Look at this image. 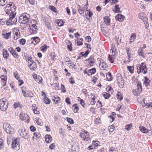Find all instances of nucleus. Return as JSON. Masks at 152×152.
<instances>
[{
    "label": "nucleus",
    "instance_id": "56",
    "mask_svg": "<svg viewBox=\"0 0 152 152\" xmlns=\"http://www.w3.org/2000/svg\"><path fill=\"white\" fill-rule=\"evenodd\" d=\"M115 128L113 126L111 125L110 126H109L108 127L109 131L110 132H113L114 131Z\"/></svg>",
    "mask_w": 152,
    "mask_h": 152
},
{
    "label": "nucleus",
    "instance_id": "11",
    "mask_svg": "<svg viewBox=\"0 0 152 152\" xmlns=\"http://www.w3.org/2000/svg\"><path fill=\"white\" fill-rule=\"evenodd\" d=\"M99 142L97 141H93L92 145L89 146L88 148V150L94 149L95 148L99 145Z\"/></svg>",
    "mask_w": 152,
    "mask_h": 152
},
{
    "label": "nucleus",
    "instance_id": "24",
    "mask_svg": "<svg viewBox=\"0 0 152 152\" xmlns=\"http://www.w3.org/2000/svg\"><path fill=\"white\" fill-rule=\"evenodd\" d=\"M45 18V25L47 27V28L49 29H51V27L50 26V20L47 21L46 18Z\"/></svg>",
    "mask_w": 152,
    "mask_h": 152
},
{
    "label": "nucleus",
    "instance_id": "15",
    "mask_svg": "<svg viewBox=\"0 0 152 152\" xmlns=\"http://www.w3.org/2000/svg\"><path fill=\"white\" fill-rule=\"evenodd\" d=\"M125 18V17L122 15L118 14L115 16V19L120 22H122Z\"/></svg>",
    "mask_w": 152,
    "mask_h": 152
},
{
    "label": "nucleus",
    "instance_id": "42",
    "mask_svg": "<svg viewBox=\"0 0 152 152\" xmlns=\"http://www.w3.org/2000/svg\"><path fill=\"white\" fill-rule=\"evenodd\" d=\"M27 97H32L33 96V94L32 91H27Z\"/></svg>",
    "mask_w": 152,
    "mask_h": 152
},
{
    "label": "nucleus",
    "instance_id": "19",
    "mask_svg": "<svg viewBox=\"0 0 152 152\" xmlns=\"http://www.w3.org/2000/svg\"><path fill=\"white\" fill-rule=\"evenodd\" d=\"M115 54L112 53L111 55H109L108 56V59L109 61H110L111 63H113L114 62V60L115 59Z\"/></svg>",
    "mask_w": 152,
    "mask_h": 152
},
{
    "label": "nucleus",
    "instance_id": "54",
    "mask_svg": "<svg viewBox=\"0 0 152 152\" xmlns=\"http://www.w3.org/2000/svg\"><path fill=\"white\" fill-rule=\"evenodd\" d=\"M35 81L38 83H40L42 81V78L40 76L38 77L37 79L35 80Z\"/></svg>",
    "mask_w": 152,
    "mask_h": 152
},
{
    "label": "nucleus",
    "instance_id": "51",
    "mask_svg": "<svg viewBox=\"0 0 152 152\" xmlns=\"http://www.w3.org/2000/svg\"><path fill=\"white\" fill-rule=\"evenodd\" d=\"M20 43L22 45H24L26 43V40L24 39H21L19 41Z\"/></svg>",
    "mask_w": 152,
    "mask_h": 152
},
{
    "label": "nucleus",
    "instance_id": "59",
    "mask_svg": "<svg viewBox=\"0 0 152 152\" xmlns=\"http://www.w3.org/2000/svg\"><path fill=\"white\" fill-rule=\"evenodd\" d=\"M67 121L70 124H74V121L71 118H67Z\"/></svg>",
    "mask_w": 152,
    "mask_h": 152
},
{
    "label": "nucleus",
    "instance_id": "2",
    "mask_svg": "<svg viewBox=\"0 0 152 152\" xmlns=\"http://www.w3.org/2000/svg\"><path fill=\"white\" fill-rule=\"evenodd\" d=\"M29 17V15L28 14H23L22 15H21L19 17V22L21 24H25L28 21Z\"/></svg>",
    "mask_w": 152,
    "mask_h": 152
},
{
    "label": "nucleus",
    "instance_id": "12",
    "mask_svg": "<svg viewBox=\"0 0 152 152\" xmlns=\"http://www.w3.org/2000/svg\"><path fill=\"white\" fill-rule=\"evenodd\" d=\"M28 66L30 69L32 70H34L37 68V66L36 63L34 61L32 63L29 64L28 65Z\"/></svg>",
    "mask_w": 152,
    "mask_h": 152
},
{
    "label": "nucleus",
    "instance_id": "16",
    "mask_svg": "<svg viewBox=\"0 0 152 152\" xmlns=\"http://www.w3.org/2000/svg\"><path fill=\"white\" fill-rule=\"evenodd\" d=\"M139 18L142 20L143 21H145L146 20H148V18L144 15L143 13H141L138 15Z\"/></svg>",
    "mask_w": 152,
    "mask_h": 152
},
{
    "label": "nucleus",
    "instance_id": "47",
    "mask_svg": "<svg viewBox=\"0 0 152 152\" xmlns=\"http://www.w3.org/2000/svg\"><path fill=\"white\" fill-rule=\"evenodd\" d=\"M7 78L5 77L2 78L1 81H2V85L4 86L5 85L6 83Z\"/></svg>",
    "mask_w": 152,
    "mask_h": 152
},
{
    "label": "nucleus",
    "instance_id": "43",
    "mask_svg": "<svg viewBox=\"0 0 152 152\" xmlns=\"http://www.w3.org/2000/svg\"><path fill=\"white\" fill-rule=\"evenodd\" d=\"M47 49V46L46 45H44L42 46L40 48V49L41 51H43V52H44Z\"/></svg>",
    "mask_w": 152,
    "mask_h": 152
},
{
    "label": "nucleus",
    "instance_id": "5",
    "mask_svg": "<svg viewBox=\"0 0 152 152\" xmlns=\"http://www.w3.org/2000/svg\"><path fill=\"white\" fill-rule=\"evenodd\" d=\"M8 104L6 99H1L0 100V109L2 111L6 110L8 107Z\"/></svg>",
    "mask_w": 152,
    "mask_h": 152
},
{
    "label": "nucleus",
    "instance_id": "10",
    "mask_svg": "<svg viewBox=\"0 0 152 152\" xmlns=\"http://www.w3.org/2000/svg\"><path fill=\"white\" fill-rule=\"evenodd\" d=\"M137 72L138 74L143 72L144 74L147 73V69L146 65H144V66L141 67H138V69H137Z\"/></svg>",
    "mask_w": 152,
    "mask_h": 152
},
{
    "label": "nucleus",
    "instance_id": "35",
    "mask_svg": "<svg viewBox=\"0 0 152 152\" xmlns=\"http://www.w3.org/2000/svg\"><path fill=\"white\" fill-rule=\"evenodd\" d=\"M43 101L46 104H49L50 102V100L46 96L43 98Z\"/></svg>",
    "mask_w": 152,
    "mask_h": 152
},
{
    "label": "nucleus",
    "instance_id": "31",
    "mask_svg": "<svg viewBox=\"0 0 152 152\" xmlns=\"http://www.w3.org/2000/svg\"><path fill=\"white\" fill-rule=\"evenodd\" d=\"M3 55L4 58H6V59L8 58L9 55L7 50H3Z\"/></svg>",
    "mask_w": 152,
    "mask_h": 152
},
{
    "label": "nucleus",
    "instance_id": "23",
    "mask_svg": "<svg viewBox=\"0 0 152 152\" xmlns=\"http://www.w3.org/2000/svg\"><path fill=\"white\" fill-rule=\"evenodd\" d=\"M144 78L145 79V80L144 82V84L145 86L147 87L148 86L150 85L149 83H150L151 80H150L147 77H144Z\"/></svg>",
    "mask_w": 152,
    "mask_h": 152
},
{
    "label": "nucleus",
    "instance_id": "18",
    "mask_svg": "<svg viewBox=\"0 0 152 152\" xmlns=\"http://www.w3.org/2000/svg\"><path fill=\"white\" fill-rule=\"evenodd\" d=\"M14 34H15L14 37V38H19L20 37V33L18 29H16L15 30H14Z\"/></svg>",
    "mask_w": 152,
    "mask_h": 152
},
{
    "label": "nucleus",
    "instance_id": "1",
    "mask_svg": "<svg viewBox=\"0 0 152 152\" xmlns=\"http://www.w3.org/2000/svg\"><path fill=\"white\" fill-rule=\"evenodd\" d=\"M16 13H13L9 16V19L6 22V23L7 26L11 25L13 24H15L17 19L15 18Z\"/></svg>",
    "mask_w": 152,
    "mask_h": 152
},
{
    "label": "nucleus",
    "instance_id": "22",
    "mask_svg": "<svg viewBox=\"0 0 152 152\" xmlns=\"http://www.w3.org/2000/svg\"><path fill=\"white\" fill-rule=\"evenodd\" d=\"M11 32L7 33L4 31H2V35L3 36L4 38H9L10 37Z\"/></svg>",
    "mask_w": 152,
    "mask_h": 152
},
{
    "label": "nucleus",
    "instance_id": "25",
    "mask_svg": "<svg viewBox=\"0 0 152 152\" xmlns=\"http://www.w3.org/2000/svg\"><path fill=\"white\" fill-rule=\"evenodd\" d=\"M96 69L95 68H94L91 69H89L88 71V76H90L91 75L94 74L96 72Z\"/></svg>",
    "mask_w": 152,
    "mask_h": 152
},
{
    "label": "nucleus",
    "instance_id": "63",
    "mask_svg": "<svg viewBox=\"0 0 152 152\" xmlns=\"http://www.w3.org/2000/svg\"><path fill=\"white\" fill-rule=\"evenodd\" d=\"M132 126V125L131 124H127L126 126L125 129L128 131Z\"/></svg>",
    "mask_w": 152,
    "mask_h": 152
},
{
    "label": "nucleus",
    "instance_id": "58",
    "mask_svg": "<svg viewBox=\"0 0 152 152\" xmlns=\"http://www.w3.org/2000/svg\"><path fill=\"white\" fill-rule=\"evenodd\" d=\"M95 124H97L101 122L100 119L98 117L95 118L94 121Z\"/></svg>",
    "mask_w": 152,
    "mask_h": 152
},
{
    "label": "nucleus",
    "instance_id": "52",
    "mask_svg": "<svg viewBox=\"0 0 152 152\" xmlns=\"http://www.w3.org/2000/svg\"><path fill=\"white\" fill-rule=\"evenodd\" d=\"M49 8L54 12H56V9L54 6H50Z\"/></svg>",
    "mask_w": 152,
    "mask_h": 152
},
{
    "label": "nucleus",
    "instance_id": "62",
    "mask_svg": "<svg viewBox=\"0 0 152 152\" xmlns=\"http://www.w3.org/2000/svg\"><path fill=\"white\" fill-rule=\"evenodd\" d=\"M33 62H34L33 60H32V58L31 57H29L28 58V64L29 65L31 63H32Z\"/></svg>",
    "mask_w": 152,
    "mask_h": 152
},
{
    "label": "nucleus",
    "instance_id": "61",
    "mask_svg": "<svg viewBox=\"0 0 152 152\" xmlns=\"http://www.w3.org/2000/svg\"><path fill=\"white\" fill-rule=\"evenodd\" d=\"M57 23L58 26H62L64 24V23L62 20H60L59 21H58L57 22Z\"/></svg>",
    "mask_w": 152,
    "mask_h": 152
},
{
    "label": "nucleus",
    "instance_id": "28",
    "mask_svg": "<svg viewBox=\"0 0 152 152\" xmlns=\"http://www.w3.org/2000/svg\"><path fill=\"white\" fill-rule=\"evenodd\" d=\"M106 75V80L108 81H110L112 80L113 78L110 72H108L107 73Z\"/></svg>",
    "mask_w": 152,
    "mask_h": 152
},
{
    "label": "nucleus",
    "instance_id": "17",
    "mask_svg": "<svg viewBox=\"0 0 152 152\" xmlns=\"http://www.w3.org/2000/svg\"><path fill=\"white\" fill-rule=\"evenodd\" d=\"M103 19L104 22L105 24L107 26H109L110 25V19L107 16L104 17L103 18Z\"/></svg>",
    "mask_w": 152,
    "mask_h": 152
},
{
    "label": "nucleus",
    "instance_id": "6",
    "mask_svg": "<svg viewBox=\"0 0 152 152\" xmlns=\"http://www.w3.org/2000/svg\"><path fill=\"white\" fill-rule=\"evenodd\" d=\"M20 135L23 138L26 139H28L29 138V135L28 132L25 129H20L18 130Z\"/></svg>",
    "mask_w": 152,
    "mask_h": 152
},
{
    "label": "nucleus",
    "instance_id": "41",
    "mask_svg": "<svg viewBox=\"0 0 152 152\" xmlns=\"http://www.w3.org/2000/svg\"><path fill=\"white\" fill-rule=\"evenodd\" d=\"M92 96L93 97L91 98V104L92 105H94L96 103V102L95 101V96L94 95H92Z\"/></svg>",
    "mask_w": 152,
    "mask_h": 152
},
{
    "label": "nucleus",
    "instance_id": "38",
    "mask_svg": "<svg viewBox=\"0 0 152 152\" xmlns=\"http://www.w3.org/2000/svg\"><path fill=\"white\" fill-rule=\"evenodd\" d=\"M11 54L15 58H18L19 56L18 53L14 50Z\"/></svg>",
    "mask_w": 152,
    "mask_h": 152
},
{
    "label": "nucleus",
    "instance_id": "32",
    "mask_svg": "<svg viewBox=\"0 0 152 152\" xmlns=\"http://www.w3.org/2000/svg\"><path fill=\"white\" fill-rule=\"evenodd\" d=\"M140 131L144 133H147L148 132V130L144 127L142 126L140 128Z\"/></svg>",
    "mask_w": 152,
    "mask_h": 152
},
{
    "label": "nucleus",
    "instance_id": "39",
    "mask_svg": "<svg viewBox=\"0 0 152 152\" xmlns=\"http://www.w3.org/2000/svg\"><path fill=\"white\" fill-rule=\"evenodd\" d=\"M103 95L105 99H108L110 96V94L106 92H104L103 94Z\"/></svg>",
    "mask_w": 152,
    "mask_h": 152
},
{
    "label": "nucleus",
    "instance_id": "60",
    "mask_svg": "<svg viewBox=\"0 0 152 152\" xmlns=\"http://www.w3.org/2000/svg\"><path fill=\"white\" fill-rule=\"evenodd\" d=\"M7 2H6V0H0V5L3 6Z\"/></svg>",
    "mask_w": 152,
    "mask_h": 152
},
{
    "label": "nucleus",
    "instance_id": "26",
    "mask_svg": "<svg viewBox=\"0 0 152 152\" xmlns=\"http://www.w3.org/2000/svg\"><path fill=\"white\" fill-rule=\"evenodd\" d=\"M90 50H88L85 51V53L83 52H81L80 53V55H81V56H83L84 58H86Z\"/></svg>",
    "mask_w": 152,
    "mask_h": 152
},
{
    "label": "nucleus",
    "instance_id": "50",
    "mask_svg": "<svg viewBox=\"0 0 152 152\" xmlns=\"http://www.w3.org/2000/svg\"><path fill=\"white\" fill-rule=\"evenodd\" d=\"M61 92L63 93H65L66 92V90L64 86L62 84H61Z\"/></svg>",
    "mask_w": 152,
    "mask_h": 152
},
{
    "label": "nucleus",
    "instance_id": "57",
    "mask_svg": "<svg viewBox=\"0 0 152 152\" xmlns=\"http://www.w3.org/2000/svg\"><path fill=\"white\" fill-rule=\"evenodd\" d=\"M75 106V107L74 109V112L75 113L77 112L78 110H79V107L76 106V104H74L73 106Z\"/></svg>",
    "mask_w": 152,
    "mask_h": 152
},
{
    "label": "nucleus",
    "instance_id": "21",
    "mask_svg": "<svg viewBox=\"0 0 152 152\" xmlns=\"http://www.w3.org/2000/svg\"><path fill=\"white\" fill-rule=\"evenodd\" d=\"M120 8L118 4H115L114 8L113 9V11L115 13H121L120 10Z\"/></svg>",
    "mask_w": 152,
    "mask_h": 152
},
{
    "label": "nucleus",
    "instance_id": "48",
    "mask_svg": "<svg viewBox=\"0 0 152 152\" xmlns=\"http://www.w3.org/2000/svg\"><path fill=\"white\" fill-rule=\"evenodd\" d=\"M31 28L32 31H36L37 30V26L34 24L31 25Z\"/></svg>",
    "mask_w": 152,
    "mask_h": 152
},
{
    "label": "nucleus",
    "instance_id": "13",
    "mask_svg": "<svg viewBox=\"0 0 152 152\" xmlns=\"http://www.w3.org/2000/svg\"><path fill=\"white\" fill-rule=\"evenodd\" d=\"M20 119L23 121L25 120H27L28 121L29 119V117L28 115L23 113L20 114Z\"/></svg>",
    "mask_w": 152,
    "mask_h": 152
},
{
    "label": "nucleus",
    "instance_id": "4",
    "mask_svg": "<svg viewBox=\"0 0 152 152\" xmlns=\"http://www.w3.org/2000/svg\"><path fill=\"white\" fill-rule=\"evenodd\" d=\"M3 127L7 133L11 134L14 133L13 128L8 123H4L3 124Z\"/></svg>",
    "mask_w": 152,
    "mask_h": 152
},
{
    "label": "nucleus",
    "instance_id": "36",
    "mask_svg": "<svg viewBox=\"0 0 152 152\" xmlns=\"http://www.w3.org/2000/svg\"><path fill=\"white\" fill-rule=\"evenodd\" d=\"M33 40L32 41V43L34 44V45L37 44L40 41V39H31Z\"/></svg>",
    "mask_w": 152,
    "mask_h": 152
},
{
    "label": "nucleus",
    "instance_id": "53",
    "mask_svg": "<svg viewBox=\"0 0 152 152\" xmlns=\"http://www.w3.org/2000/svg\"><path fill=\"white\" fill-rule=\"evenodd\" d=\"M33 111L34 114H38L39 113V109L37 107L33 109Z\"/></svg>",
    "mask_w": 152,
    "mask_h": 152
},
{
    "label": "nucleus",
    "instance_id": "29",
    "mask_svg": "<svg viewBox=\"0 0 152 152\" xmlns=\"http://www.w3.org/2000/svg\"><path fill=\"white\" fill-rule=\"evenodd\" d=\"M110 50L112 51L113 53L115 54L116 52V49L115 45L113 44H111V48Z\"/></svg>",
    "mask_w": 152,
    "mask_h": 152
},
{
    "label": "nucleus",
    "instance_id": "44",
    "mask_svg": "<svg viewBox=\"0 0 152 152\" xmlns=\"http://www.w3.org/2000/svg\"><path fill=\"white\" fill-rule=\"evenodd\" d=\"M125 49L128 56L129 58H130V53H129V52L130 51V48L128 47H126L125 48Z\"/></svg>",
    "mask_w": 152,
    "mask_h": 152
},
{
    "label": "nucleus",
    "instance_id": "46",
    "mask_svg": "<svg viewBox=\"0 0 152 152\" xmlns=\"http://www.w3.org/2000/svg\"><path fill=\"white\" fill-rule=\"evenodd\" d=\"M118 85L119 87L121 88H123L124 86V81H123L120 82L118 83Z\"/></svg>",
    "mask_w": 152,
    "mask_h": 152
},
{
    "label": "nucleus",
    "instance_id": "30",
    "mask_svg": "<svg viewBox=\"0 0 152 152\" xmlns=\"http://www.w3.org/2000/svg\"><path fill=\"white\" fill-rule=\"evenodd\" d=\"M77 8L78 11L80 15H82L84 13L85 9H84L83 8V7H81L79 5L78 6Z\"/></svg>",
    "mask_w": 152,
    "mask_h": 152
},
{
    "label": "nucleus",
    "instance_id": "40",
    "mask_svg": "<svg viewBox=\"0 0 152 152\" xmlns=\"http://www.w3.org/2000/svg\"><path fill=\"white\" fill-rule=\"evenodd\" d=\"M117 99H119L120 101L123 98L122 96L121 95V94L119 91H118L117 93Z\"/></svg>",
    "mask_w": 152,
    "mask_h": 152
},
{
    "label": "nucleus",
    "instance_id": "14",
    "mask_svg": "<svg viewBox=\"0 0 152 152\" xmlns=\"http://www.w3.org/2000/svg\"><path fill=\"white\" fill-rule=\"evenodd\" d=\"M45 139L46 142L48 143L50 142L52 140V138L51 136L49 134L46 135L45 136Z\"/></svg>",
    "mask_w": 152,
    "mask_h": 152
},
{
    "label": "nucleus",
    "instance_id": "49",
    "mask_svg": "<svg viewBox=\"0 0 152 152\" xmlns=\"http://www.w3.org/2000/svg\"><path fill=\"white\" fill-rule=\"evenodd\" d=\"M78 99H80V104L83 107H85V104L84 103V101L83 100L80 99V98L79 97H78Z\"/></svg>",
    "mask_w": 152,
    "mask_h": 152
},
{
    "label": "nucleus",
    "instance_id": "37",
    "mask_svg": "<svg viewBox=\"0 0 152 152\" xmlns=\"http://www.w3.org/2000/svg\"><path fill=\"white\" fill-rule=\"evenodd\" d=\"M10 10L12 12V13H15L14 12L16 10V7L14 5L13 3L12 4V6H10Z\"/></svg>",
    "mask_w": 152,
    "mask_h": 152
},
{
    "label": "nucleus",
    "instance_id": "45",
    "mask_svg": "<svg viewBox=\"0 0 152 152\" xmlns=\"http://www.w3.org/2000/svg\"><path fill=\"white\" fill-rule=\"evenodd\" d=\"M106 91L107 92H110V93H112L113 92V90L112 87L110 86H108L106 88Z\"/></svg>",
    "mask_w": 152,
    "mask_h": 152
},
{
    "label": "nucleus",
    "instance_id": "64",
    "mask_svg": "<svg viewBox=\"0 0 152 152\" xmlns=\"http://www.w3.org/2000/svg\"><path fill=\"white\" fill-rule=\"evenodd\" d=\"M143 50L142 49H140L138 50V55L143 56Z\"/></svg>",
    "mask_w": 152,
    "mask_h": 152
},
{
    "label": "nucleus",
    "instance_id": "27",
    "mask_svg": "<svg viewBox=\"0 0 152 152\" xmlns=\"http://www.w3.org/2000/svg\"><path fill=\"white\" fill-rule=\"evenodd\" d=\"M83 40V39H77L76 40H75V43L77 44V46H80L82 45Z\"/></svg>",
    "mask_w": 152,
    "mask_h": 152
},
{
    "label": "nucleus",
    "instance_id": "7",
    "mask_svg": "<svg viewBox=\"0 0 152 152\" xmlns=\"http://www.w3.org/2000/svg\"><path fill=\"white\" fill-rule=\"evenodd\" d=\"M11 147L13 149L17 151L20 149V145L17 139H15L12 140Z\"/></svg>",
    "mask_w": 152,
    "mask_h": 152
},
{
    "label": "nucleus",
    "instance_id": "34",
    "mask_svg": "<svg viewBox=\"0 0 152 152\" xmlns=\"http://www.w3.org/2000/svg\"><path fill=\"white\" fill-rule=\"evenodd\" d=\"M21 89L23 96L24 97H27V93L26 94L25 90L26 87L24 86H23L22 87Z\"/></svg>",
    "mask_w": 152,
    "mask_h": 152
},
{
    "label": "nucleus",
    "instance_id": "33",
    "mask_svg": "<svg viewBox=\"0 0 152 152\" xmlns=\"http://www.w3.org/2000/svg\"><path fill=\"white\" fill-rule=\"evenodd\" d=\"M21 89L23 96L24 97H27V93L26 94L25 90L26 87L24 86H23L22 87Z\"/></svg>",
    "mask_w": 152,
    "mask_h": 152
},
{
    "label": "nucleus",
    "instance_id": "55",
    "mask_svg": "<svg viewBox=\"0 0 152 152\" xmlns=\"http://www.w3.org/2000/svg\"><path fill=\"white\" fill-rule=\"evenodd\" d=\"M127 68L128 70L130 73H132L133 72L134 70L133 67H132V66H128Z\"/></svg>",
    "mask_w": 152,
    "mask_h": 152
},
{
    "label": "nucleus",
    "instance_id": "9",
    "mask_svg": "<svg viewBox=\"0 0 152 152\" xmlns=\"http://www.w3.org/2000/svg\"><path fill=\"white\" fill-rule=\"evenodd\" d=\"M13 2H10L9 4H7V5L6 7H5V11L6 14L8 15H9V16L13 14L12 13V12L10 10V7L11 6H12Z\"/></svg>",
    "mask_w": 152,
    "mask_h": 152
},
{
    "label": "nucleus",
    "instance_id": "3",
    "mask_svg": "<svg viewBox=\"0 0 152 152\" xmlns=\"http://www.w3.org/2000/svg\"><path fill=\"white\" fill-rule=\"evenodd\" d=\"M137 89L133 90L132 92L134 95L137 96L140 94L142 91L141 83L138 81L137 82Z\"/></svg>",
    "mask_w": 152,
    "mask_h": 152
},
{
    "label": "nucleus",
    "instance_id": "8",
    "mask_svg": "<svg viewBox=\"0 0 152 152\" xmlns=\"http://www.w3.org/2000/svg\"><path fill=\"white\" fill-rule=\"evenodd\" d=\"M80 136L82 139L86 141H88L90 140L89 133L87 131H85L84 132L81 133L80 134Z\"/></svg>",
    "mask_w": 152,
    "mask_h": 152
},
{
    "label": "nucleus",
    "instance_id": "20",
    "mask_svg": "<svg viewBox=\"0 0 152 152\" xmlns=\"http://www.w3.org/2000/svg\"><path fill=\"white\" fill-rule=\"evenodd\" d=\"M116 79L117 80V83L124 81L120 73H118L117 74Z\"/></svg>",
    "mask_w": 152,
    "mask_h": 152
}]
</instances>
